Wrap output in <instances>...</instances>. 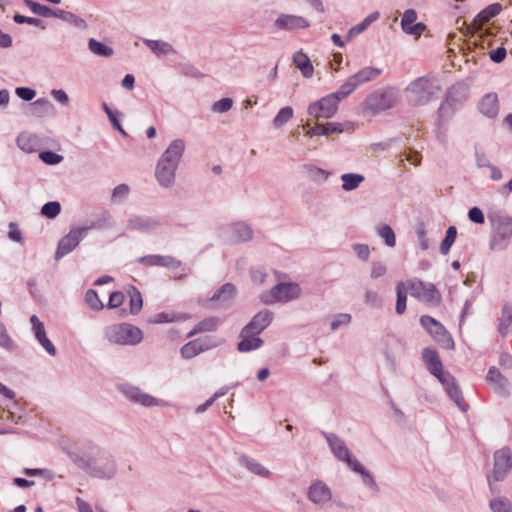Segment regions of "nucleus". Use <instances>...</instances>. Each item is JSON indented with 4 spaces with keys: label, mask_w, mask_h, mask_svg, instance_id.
<instances>
[{
    "label": "nucleus",
    "mask_w": 512,
    "mask_h": 512,
    "mask_svg": "<svg viewBox=\"0 0 512 512\" xmlns=\"http://www.w3.org/2000/svg\"><path fill=\"white\" fill-rule=\"evenodd\" d=\"M338 98L330 95L322 98L320 101L309 106V114L315 119V125L311 126L308 122L305 126V133L308 136H320L334 133H341L344 128L338 123H318L321 119H327L333 116L337 109Z\"/></svg>",
    "instance_id": "nucleus-1"
},
{
    "label": "nucleus",
    "mask_w": 512,
    "mask_h": 512,
    "mask_svg": "<svg viewBox=\"0 0 512 512\" xmlns=\"http://www.w3.org/2000/svg\"><path fill=\"white\" fill-rule=\"evenodd\" d=\"M423 290V286L421 283H401L397 286V304L396 311L398 314H402L406 309V295L409 291L417 292V297L428 301V302H438L439 294L432 288L427 289L422 294L419 293V290Z\"/></svg>",
    "instance_id": "nucleus-2"
},
{
    "label": "nucleus",
    "mask_w": 512,
    "mask_h": 512,
    "mask_svg": "<svg viewBox=\"0 0 512 512\" xmlns=\"http://www.w3.org/2000/svg\"><path fill=\"white\" fill-rule=\"evenodd\" d=\"M110 341L117 344H136L142 340V332L132 325L123 324L112 327L108 332Z\"/></svg>",
    "instance_id": "nucleus-3"
},
{
    "label": "nucleus",
    "mask_w": 512,
    "mask_h": 512,
    "mask_svg": "<svg viewBox=\"0 0 512 512\" xmlns=\"http://www.w3.org/2000/svg\"><path fill=\"white\" fill-rule=\"evenodd\" d=\"M511 469V455L506 450L495 453L494 465L491 474L488 476L490 488H494L496 482L502 481Z\"/></svg>",
    "instance_id": "nucleus-4"
},
{
    "label": "nucleus",
    "mask_w": 512,
    "mask_h": 512,
    "mask_svg": "<svg viewBox=\"0 0 512 512\" xmlns=\"http://www.w3.org/2000/svg\"><path fill=\"white\" fill-rule=\"evenodd\" d=\"M299 294V288L293 284H282L273 289L270 293L265 295L264 301L272 303L276 301H288L295 298Z\"/></svg>",
    "instance_id": "nucleus-5"
},
{
    "label": "nucleus",
    "mask_w": 512,
    "mask_h": 512,
    "mask_svg": "<svg viewBox=\"0 0 512 512\" xmlns=\"http://www.w3.org/2000/svg\"><path fill=\"white\" fill-rule=\"evenodd\" d=\"M410 100L415 104L426 102L430 97V90L427 81L418 80L408 88Z\"/></svg>",
    "instance_id": "nucleus-6"
},
{
    "label": "nucleus",
    "mask_w": 512,
    "mask_h": 512,
    "mask_svg": "<svg viewBox=\"0 0 512 512\" xmlns=\"http://www.w3.org/2000/svg\"><path fill=\"white\" fill-rule=\"evenodd\" d=\"M416 19L417 15L415 11L407 10L403 15L401 25L406 33L411 34L417 38L425 30V26L422 23H415Z\"/></svg>",
    "instance_id": "nucleus-7"
},
{
    "label": "nucleus",
    "mask_w": 512,
    "mask_h": 512,
    "mask_svg": "<svg viewBox=\"0 0 512 512\" xmlns=\"http://www.w3.org/2000/svg\"><path fill=\"white\" fill-rule=\"evenodd\" d=\"M32 327L37 337L38 341L44 347V349L51 355L55 354V347L50 342V340L46 337L45 329L43 323L36 317H31Z\"/></svg>",
    "instance_id": "nucleus-8"
},
{
    "label": "nucleus",
    "mask_w": 512,
    "mask_h": 512,
    "mask_svg": "<svg viewBox=\"0 0 512 512\" xmlns=\"http://www.w3.org/2000/svg\"><path fill=\"white\" fill-rule=\"evenodd\" d=\"M80 235L81 231H72L64 237L59 243L57 255L62 256L71 251L78 244Z\"/></svg>",
    "instance_id": "nucleus-9"
},
{
    "label": "nucleus",
    "mask_w": 512,
    "mask_h": 512,
    "mask_svg": "<svg viewBox=\"0 0 512 512\" xmlns=\"http://www.w3.org/2000/svg\"><path fill=\"white\" fill-rule=\"evenodd\" d=\"M175 165L161 161L157 168V177L163 185H168L173 180Z\"/></svg>",
    "instance_id": "nucleus-10"
},
{
    "label": "nucleus",
    "mask_w": 512,
    "mask_h": 512,
    "mask_svg": "<svg viewBox=\"0 0 512 512\" xmlns=\"http://www.w3.org/2000/svg\"><path fill=\"white\" fill-rule=\"evenodd\" d=\"M500 12L499 5H491L481 11L474 19L473 26L477 29L481 28L484 23L488 22L491 18Z\"/></svg>",
    "instance_id": "nucleus-11"
},
{
    "label": "nucleus",
    "mask_w": 512,
    "mask_h": 512,
    "mask_svg": "<svg viewBox=\"0 0 512 512\" xmlns=\"http://www.w3.org/2000/svg\"><path fill=\"white\" fill-rule=\"evenodd\" d=\"M480 110L489 117L495 116L498 112L497 96L493 94L486 95L481 101Z\"/></svg>",
    "instance_id": "nucleus-12"
},
{
    "label": "nucleus",
    "mask_w": 512,
    "mask_h": 512,
    "mask_svg": "<svg viewBox=\"0 0 512 512\" xmlns=\"http://www.w3.org/2000/svg\"><path fill=\"white\" fill-rule=\"evenodd\" d=\"M328 441L334 451V453L341 459H345L347 458L350 466L356 470V471H360L361 473H363L360 468H359V465L357 464L356 461H352L350 458H348V451L347 449L341 444V442H339L337 439H333L331 437L328 438Z\"/></svg>",
    "instance_id": "nucleus-13"
},
{
    "label": "nucleus",
    "mask_w": 512,
    "mask_h": 512,
    "mask_svg": "<svg viewBox=\"0 0 512 512\" xmlns=\"http://www.w3.org/2000/svg\"><path fill=\"white\" fill-rule=\"evenodd\" d=\"M309 497L313 502H323L330 498V492L322 483H315L310 487Z\"/></svg>",
    "instance_id": "nucleus-14"
},
{
    "label": "nucleus",
    "mask_w": 512,
    "mask_h": 512,
    "mask_svg": "<svg viewBox=\"0 0 512 512\" xmlns=\"http://www.w3.org/2000/svg\"><path fill=\"white\" fill-rule=\"evenodd\" d=\"M423 358L430 371L439 379H441V363L437 354L432 350H425L423 352Z\"/></svg>",
    "instance_id": "nucleus-15"
},
{
    "label": "nucleus",
    "mask_w": 512,
    "mask_h": 512,
    "mask_svg": "<svg viewBox=\"0 0 512 512\" xmlns=\"http://www.w3.org/2000/svg\"><path fill=\"white\" fill-rule=\"evenodd\" d=\"M184 150V144L181 141H174L166 150L162 161L173 163L175 165Z\"/></svg>",
    "instance_id": "nucleus-16"
},
{
    "label": "nucleus",
    "mask_w": 512,
    "mask_h": 512,
    "mask_svg": "<svg viewBox=\"0 0 512 512\" xmlns=\"http://www.w3.org/2000/svg\"><path fill=\"white\" fill-rule=\"evenodd\" d=\"M294 62L304 76L309 77L312 75L314 69L311 61L305 54L296 53L294 56Z\"/></svg>",
    "instance_id": "nucleus-17"
},
{
    "label": "nucleus",
    "mask_w": 512,
    "mask_h": 512,
    "mask_svg": "<svg viewBox=\"0 0 512 512\" xmlns=\"http://www.w3.org/2000/svg\"><path fill=\"white\" fill-rule=\"evenodd\" d=\"M421 324L429 331L430 334L436 337L444 336L446 334L443 326L431 317H422Z\"/></svg>",
    "instance_id": "nucleus-18"
},
{
    "label": "nucleus",
    "mask_w": 512,
    "mask_h": 512,
    "mask_svg": "<svg viewBox=\"0 0 512 512\" xmlns=\"http://www.w3.org/2000/svg\"><path fill=\"white\" fill-rule=\"evenodd\" d=\"M277 24L280 27L287 29H295L305 27L307 25L305 20L295 16H282L277 20Z\"/></svg>",
    "instance_id": "nucleus-19"
},
{
    "label": "nucleus",
    "mask_w": 512,
    "mask_h": 512,
    "mask_svg": "<svg viewBox=\"0 0 512 512\" xmlns=\"http://www.w3.org/2000/svg\"><path fill=\"white\" fill-rule=\"evenodd\" d=\"M128 395L132 400L144 406H152L158 404L157 400L154 397L140 392L137 388L131 389L128 392Z\"/></svg>",
    "instance_id": "nucleus-20"
},
{
    "label": "nucleus",
    "mask_w": 512,
    "mask_h": 512,
    "mask_svg": "<svg viewBox=\"0 0 512 512\" xmlns=\"http://www.w3.org/2000/svg\"><path fill=\"white\" fill-rule=\"evenodd\" d=\"M208 348H209L208 345L204 346L200 343L199 340H195V341H192V342H189L188 344H186L182 348L181 353H182V356L185 358H192V357L196 356L198 353H200L201 351L208 349Z\"/></svg>",
    "instance_id": "nucleus-21"
},
{
    "label": "nucleus",
    "mask_w": 512,
    "mask_h": 512,
    "mask_svg": "<svg viewBox=\"0 0 512 512\" xmlns=\"http://www.w3.org/2000/svg\"><path fill=\"white\" fill-rule=\"evenodd\" d=\"M270 319L267 314H258L251 322L249 327L245 330L246 333L250 331L260 332L269 323Z\"/></svg>",
    "instance_id": "nucleus-22"
},
{
    "label": "nucleus",
    "mask_w": 512,
    "mask_h": 512,
    "mask_svg": "<svg viewBox=\"0 0 512 512\" xmlns=\"http://www.w3.org/2000/svg\"><path fill=\"white\" fill-rule=\"evenodd\" d=\"M378 74H379V71L377 69L367 67V68H364L363 70H361L360 72H358L353 77V79L357 83H363V82L369 81L371 79H374L375 77L378 76Z\"/></svg>",
    "instance_id": "nucleus-23"
},
{
    "label": "nucleus",
    "mask_w": 512,
    "mask_h": 512,
    "mask_svg": "<svg viewBox=\"0 0 512 512\" xmlns=\"http://www.w3.org/2000/svg\"><path fill=\"white\" fill-rule=\"evenodd\" d=\"M24 2L26 4V6L35 14L45 16V17H49L52 15V10L44 5H41L32 0H25Z\"/></svg>",
    "instance_id": "nucleus-24"
},
{
    "label": "nucleus",
    "mask_w": 512,
    "mask_h": 512,
    "mask_svg": "<svg viewBox=\"0 0 512 512\" xmlns=\"http://www.w3.org/2000/svg\"><path fill=\"white\" fill-rule=\"evenodd\" d=\"M343 188L351 190L357 187L362 181L363 177L357 174H345L342 176Z\"/></svg>",
    "instance_id": "nucleus-25"
},
{
    "label": "nucleus",
    "mask_w": 512,
    "mask_h": 512,
    "mask_svg": "<svg viewBox=\"0 0 512 512\" xmlns=\"http://www.w3.org/2000/svg\"><path fill=\"white\" fill-rule=\"evenodd\" d=\"M293 116V110L290 107L282 108L277 116L274 118V126L281 127L285 123H287Z\"/></svg>",
    "instance_id": "nucleus-26"
},
{
    "label": "nucleus",
    "mask_w": 512,
    "mask_h": 512,
    "mask_svg": "<svg viewBox=\"0 0 512 512\" xmlns=\"http://www.w3.org/2000/svg\"><path fill=\"white\" fill-rule=\"evenodd\" d=\"M130 295V311L133 314L138 313L142 308V297L138 291L133 289L131 292H129Z\"/></svg>",
    "instance_id": "nucleus-27"
},
{
    "label": "nucleus",
    "mask_w": 512,
    "mask_h": 512,
    "mask_svg": "<svg viewBox=\"0 0 512 512\" xmlns=\"http://www.w3.org/2000/svg\"><path fill=\"white\" fill-rule=\"evenodd\" d=\"M456 228L455 227H449L446 233L445 239L441 243V251L446 254L450 247L452 246L453 242L456 238Z\"/></svg>",
    "instance_id": "nucleus-28"
},
{
    "label": "nucleus",
    "mask_w": 512,
    "mask_h": 512,
    "mask_svg": "<svg viewBox=\"0 0 512 512\" xmlns=\"http://www.w3.org/2000/svg\"><path fill=\"white\" fill-rule=\"evenodd\" d=\"M89 47L91 51L97 55L101 56H109L112 54V49L100 42H97L95 40H91L89 43Z\"/></svg>",
    "instance_id": "nucleus-29"
},
{
    "label": "nucleus",
    "mask_w": 512,
    "mask_h": 512,
    "mask_svg": "<svg viewBox=\"0 0 512 512\" xmlns=\"http://www.w3.org/2000/svg\"><path fill=\"white\" fill-rule=\"evenodd\" d=\"M261 345V340L259 338L252 337L250 339L243 338L238 345V349L240 351H250L252 349H256Z\"/></svg>",
    "instance_id": "nucleus-30"
},
{
    "label": "nucleus",
    "mask_w": 512,
    "mask_h": 512,
    "mask_svg": "<svg viewBox=\"0 0 512 512\" xmlns=\"http://www.w3.org/2000/svg\"><path fill=\"white\" fill-rule=\"evenodd\" d=\"M379 235L385 240L390 247L395 245V235L389 226H381L378 228Z\"/></svg>",
    "instance_id": "nucleus-31"
},
{
    "label": "nucleus",
    "mask_w": 512,
    "mask_h": 512,
    "mask_svg": "<svg viewBox=\"0 0 512 512\" xmlns=\"http://www.w3.org/2000/svg\"><path fill=\"white\" fill-rule=\"evenodd\" d=\"M42 214L48 218L57 216L60 212V204L58 202H49L42 207Z\"/></svg>",
    "instance_id": "nucleus-32"
},
{
    "label": "nucleus",
    "mask_w": 512,
    "mask_h": 512,
    "mask_svg": "<svg viewBox=\"0 0 512 512\" xmlns=\"http://www.w3.org/2000/svg\"><path fill=\"white\" fill-rule=\"evenodd\" d=\"M379 14L377 12L369 15L359 26L353 27L350 31V35H355L362 32L368 25H370L373 21L378 18Z\"/></svg>",
    "instance_id": "nucleus-33"
},
{
    "label": "nucleus",
    "mask_w": 512,
    "mask_h": 512,
    "mask_svg": "<svg viewBox=\"0 0 512 512\" xmlns=\"http://www.w3.org/2000/svg\"><path fill=\"white\" fill-rule=\"evenodd\" d=\"M86 302L93 309H102L103 303L100 301L97 293L95 291H88L86 294Z\"/></svg>",
    "instance_id": "nucleus-34"
},
{
    "label": "nucleus",
    "mask_w": 512,
    "mask_h": 512,
    "mask_svg": "<svg viewBox=\"0 0 512 512\" xmlns=\"http://www.w3.org/2000/svg\"><path fill=\"white\" fill-rule=\"evenodd\" d=\"M493 38L490 34H480L478 37H475L474 43L475 45H480L482 49L491 48L493 46Z\"/></svg>",
    "instance_id": "nucleus-35"
},
{
    "label": "nucleus",
    "mask_w": 512,
    "mask_h": 512,
    "mask_svg": "<svg viewBox=\"0 0 512 512\" xmlns=\"http://www.w3.org/2000/svg\"><path fill=\"white\" fill-rule=\"evenodd\" d=\"M489 57L493 62L500 63L506 57V49L503 46L492 49L489 51Z\"/></svg>",
    "instance_id": "nucleus-36"
},
{
    "label": "nucleus",
    "mask_w": 512,
    "mask_h": 512,
    "mask_svg": "<svg viewBox=\"0 0 512 512\" xmlns=\"http://www.w3.org/2000/svg\"><path fill=\"white\" fill-rule=\"evenodd\" d=\"M232 106V100L229 98H224L219 101H217L214 106L213 110L219 113L228 111Z\"/></svg>",
    "instance_id": "nucleus-37"
},
{
    "label": "nucleus",
    "mask_w": 512,
    "mask_h": 512,
    "mask_svg": "<svg viewBox=\"0 0 512 512\" xmlns=\"http://www.w3.org/2000/svg\"><path fill=\"white\" fill-rule=\"evenodd\" d=\"M40 158L47 164H57L62 160V157L53 152H43Z\"/></svg>",
    "instance_id": "nucleus-38"
},
{
    "label": "nucleus",
    "mask_w": 512,
    "mask_h": 512,
    "mask_svg": "<svg viewBox=\"0 0 512 512\" xmlns=\"http://www.w3.org/2000/svg\"><path fill=\"white\" fill-rule=\"evenodd\" d=\"M491 508L494 512H512L510 504L503 500L493 501L491 503Z\"/></svg>",
    "instance_id": "nucleus-39"
},
{
    "label": "nucleus",
    "mask_w": 512,
    "mask_h": 512,
    "mask_svg": "<svg viewBox=\"0 0 512 512\" xmlns=\"http://www.w3.org/2000/svg\"><path fill=\"white\" fill-rule=\"evenodd\" d=\"M14 20L15 22L17 23H27V24H30V25H36V26H40L42 29L45 28V26L42 24V22L36 18H30V17H25V16H22V15H16L14 17Z\"/></svg>",
    "instance_id": "nucleus-40"
},
{
    "label": "nucleus",
    "mask_w": 512,
    "mask_h": 512,
    "mask_svg": "<svg viewBox=\"0 0 512 512\" xmlns=\"http://www.w3.org/2000/svg\"><path fill=\"white\" fill-rule=\"evenodd\" d=\"M124 301V295L121 292H113L110 295L108 306L110 308L119 307Z\"/></svg>",
    "instance_id": "nucleus-41"
},
{
    "label": "nucleus",
    "mask_w": 512,
    "mask_h": 512,
    "mask_svg": "<svg viewBox=\"0 0 512 512\" xmlns=\"http://www.w3.org/2000/svg\"><path fill=\"white\" fill-rule=\"evenodd\" d=\"M468 215H469V219L475 223L481 224L484 222V215H483L482 211L477 207L470 209Z\"/></svg>",
    "instance_id": "nucleus-42"
},
{
    "label": "nucleus",
    "mask_w": 512,
    "mask_h": 512,
    "mask_svg": "<svg viewBox=\"0 0 512 512\" xmlns=\"http://www.w3.org/2000/svg\"><path fill=\"white\" fill-rule=\"evenodd\" d=\"M16 94L23 100H31L35 97V91L29 88H17Z\"/></svg>",
    "instance_id": "nucleus-43"
},
{
    "label": "nucleus",
    "mask_w": 512,
    "mask_h": 512,
    "mask_svg": "<svg viewBox=\"0 0 512 512\" xmlns=\"http://www.w3.org/2000/svg\"><path fill=\"white\" fill-rule=\"evenodd\" d=\"M154 323H168L174 321V316L170 313H159L154 316Z\"/></svg>",
    "instance_id": "nucleus-44"
},
{
    "label": "nucleus",
    "mask_w": 512,
    "mask_h": 512,
    "mask_svg": "<svg viewBox=\"0 0 512 512\" xmlns=\"http://www.w3.org/2000/svg\"><path fill=\"white\" fill-rule=\"evenodd\" d=\"M152 50L157 54H166L171 51V47L166 43H154L151 46Z\"/></svg>",
    "instance_id": "nucleus-45"
},
{
    "label": "nucleus",
    "mask_w": 512,
    "mask_h": 512,
    "mask_svg": "<svg viewBox=\"0 0 512 512\" xmlns=\"http://www.w3.org/2000/svg\"><path fill=\"white\" fill-rule=\"evenodd\" d=\"M52 95L59 102H62V103L68 102V96L63 90H54L52 92Z\"/></svg>",
    "instance_id": "nucleus-46"
},
{
    "label": "nucleus",
    "mask_w": 512,
    "mask_h": 512,
    "mask_svg": "<svg viewBox=\"0 0 512 512\" xmlns=\"http://www.w3.org/2000/svg\"><path fill=\"white\" fill-rule=\"evenodd\" d=\"M355 250L360 258L366 259L368 257L369 250L367 246L358 245L355 247Z\"/></svg>",
    "instance_id": "nucleus-47"
},
{
    "label": "nucleus",
    "mask_w": 512,
    "mask_h": 512,
    "mask_svg": "<svg viewBox=\"0 0 512 512\" xmlns=\"http://www.w3.org/2000/svg\"><path fill=\"white\" fill-rule=\"evenodd\" d=\"M12 43L11 37L8 34L0 31V46L9 47Z\"/></svg>",
    "instance_id": "nucleus-48"
},
{
    "label": "nucleus",
    "mask_w": 512,
    "mask_h": 512,
    "mask_svg": "<svg viewBox=\"0 0 512 512\" xmlns=\"http://www.w3.org/2000/svg\"><path fill=\"white\" fill-rule=\"evenodd\" d=\"M487 378L489 381L491 382H499L500 381V373L495 370V369H491L489 372H488V375H487Z\"/></svg>",
    "instance_id": "nucleus-49"
},
{
    "label": "nucleus",
    "mask_w": 512,
    "mask_h": 512,
    "mask_svg": "<svg viewBox=\"0 0 512 512\" xmlns=\"http://www.w3.org/2000/svg\"><path fill=\"white\" fill-rule=\"evenodd\" d=\"M105 109H106V112H107V114H108V116H109V118H110L111 122L113 123V125H114L116 128L120 129L119 124H118V120H117L118 113H117V112H113V111H111V110H110L109 108H107V107H105Z\"/></svg>",
    "instance_id": "nucleus-50"
},
{
    "label": "nucleus",
    "mask_w": 512,
    "mask_h": 512,
    "mask_svg": "<svg viewBox=\"0 0 512 512\" xmlns=\"http://www.w3.org/2000/svg\"><path fill=\"white\" fill-rule=\"evenodd\" d=\"M122 85L127 89H132L134 86V77L132 75H126L122 81Z\"/></svg>",
    "instance_id": "nucleus-51"
},
{
    "label": "nucleus",
    "mask_w": 512,
    "mask_h": 512,
    "mask_svg": "<svg viewBox=\"0 0 512 512\" xmlns=\"http://www.w3.org/2000/svg\"><path fill=\"white\" fill-rule=\"evenodd\" d=\"M350 321V316L347 314L340 315L337 319V321H334L332 323V328H336L341 323H348Z\"/></svg>",
    "instance_id": "nucleus-52"
},
{
    "label": "nucleus",
    "mask_w": 512,
    "mask_h": 512,
    "mask_svg": "<svg viewBox=\"0 0 512 512\" xmlns=\"http://www.w3.org/2000/svg\"><path fill=\"white\" fill-rule=\"evenodd\" d=\"M9 344V338L6 335L5 329L0 325V345L7 346Z\"/></svg>",
    "instance_id": "nucleus-53"
},
{
    "label": "nucleus",
    "mask_w": 512,
    "mask_h": 512,
    "mask_svg": "<svg viewBox=\"0 0 512 512\" xmlns=\"http://www.w3.org/2000/svg\"><path fill=\"white\" fill-rule=\"evenodd\" d=\"M342 62V55L341 54H334L333 60L331 61V66L333 69L337 70L339 65Z\"/></svg>",
    "instance_id": "nucleus-54"
},
{
    "label": "nucleus",
    "mask_w": 512,
    "mask_h": 512,
    "mask_svg": "<svg viewBox=\"0 0 512 512\" xmlns=\"http://www.w3.org/2000/svg\"><path fill=\"white\" fill-rule=\"evenodd\" d=\"M243 232H244V235L239 237V240H246V239H249L250 236H251V231L250 229L246 226V225H240L239 227Z\"/></svg>",
    "instance_id": "nucleus-55"
},
{
    "label": "nucleus",
    "mask_w": 512,
    "mask_h": 512,
    "mask_svg": "<svg viewBox=\"0 0 512 512\" xmlns=\"http://www.w3.org/2000/svg\"><path fill=\"white\" fill-rule=\"evenodd\" d=\"M128 191V188L125 185H120L117 188H115L113 196L117 197L118 195H124Z\"/></svg>",
    "instance_id": "nucleus-56"
},
{
    "label": "nucleus",
    "mask_w": 512,
    "mask_h": 512,
    "mask_svg": "<svg viewBox=\"0 0 512 512\" xmlns=\"http://www.w3.org/2000/svg\"><path fill=\"white\" fill-rule=\"evenodd\" d=\"M225 292H228L229 294H232L234 292V288L232 285H225L222 290L220 291V293L217 295L218 298L221 297V294L225 293Z\"/></svg>",
    "instance_id": "nucleus-57"
},
{
    "label": "nucleus",
    "mask_w": 512,
    "mask_h": 512,
    "mask_svg": "<svg viewBox=\"0 0 512 512\" xmlns=\"http://www.w3.org/2000/svg\"><path fill=\"white\" fill-rule=\"evenodd\" d=\"M9 100V95L6 91L0 92V105L6 104Z\"/></svg>",
    "instance_id": "nucleus-58"
},
{
    "label": "nucleus",
    "mask_w": 512,
    "mask_h": 512,
    "mask_svg": "<svg viewBox=\"0 0 512 512\" xmlns=\"http://www.w3.org/2000/svg\"><path fill=\"white\" fill-rule=\"evenodd\" d=\"M15 484H17L20 487L29 486L31 483L23 478H16L14 480Z\"/></svg>",
    "instance_id": "nucleus-59"
},
{
    "label": "nucleus",
    "mask_w": 512,
    "mask_h": 512,
    "mask_svg": "<svg viewBox=\"0 0 512 512\" xmlns=\"http://www.w3.org/2000/svg\"><path fill=\"white\" fill-rule=\"evenodd\" d=\"M383 272H384V268L382 266H378L373 269L372 275L374 277H379L383 274Z\"/></svg>",
    "instance_id": "nucleus-60"
},
{
    "label": "nucleus",
    "mask_w": 512,
    "mask_h": 512,
    "mask_svg": "<svg viewBox=\"0 0 512 512\" xmlns=\"http://www.w3.org/2000/svg\"><path fill=\"white\" fill-rule=\"evenodd\" d=\"M269 375V371L267 369H262L258 373V379L263 381L265 380Z\"/></svg>",
    "instance_id": "nucleus-61"
},
{
    "label": "nucleus",
    "mask_w": 512,
    "mask_h": 512,
    "mask_svg": "<svg viewBox=\"0 0 512 512\" xmlns=\"http://www.w3.org/2000/svg\"><path fill=\"white\" fill-rule=\"evenodd\" d=\"M449 394L451 397L455 398L457 400L458 396H459V391L456 387L452 386L449 388L448 390Z\"/></svg>",
    "instance_id": "nucleus-62"
},
{
    "label": "nucleus",
    "mask_w": 512,
    "mask_h": 512,
    "mask_svg": "<svg viewBox=\"0 0 512 512\" xmlns=\"http://www.w3.org/2000/svg\"><path fill=\"white\" fill-rule=\"evenodd\" d=\"M409 161H411V164L417 165L420 162L419 155L415 153L411 158H408Z\"/></svg>",
    "instance_id": "nucleus-63"
},
{
    "label": "nucleus",
    "mask_w": 512,
    "mask_h": 512,
    "mask_svg": "<svg viewBox=\"0 0 512 512\" xmlns=\"http://www.w3.org/2000/svg\"><path fill=\"white\" fill-rule=\"evenodd\" d=\"M146 133H147V136H148L149 138H153V137L155 136V134H156V130H155V128H154V127H149V128L147 129Z\"/></svg>",
    "instance_id": "nucleus-64"
}]
</instances>
